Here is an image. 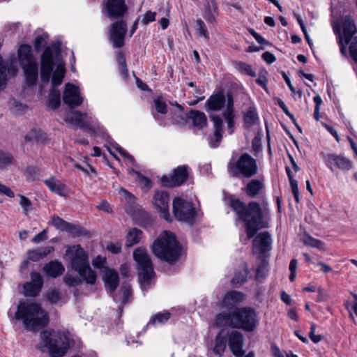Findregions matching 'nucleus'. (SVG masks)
Returning <instances> with one entry per match:
<instances>
[{
    "label": "nucleus",
    "mask_w": 357,
    "mask_h": 357,
    "mask_svg": "<svg viewBox=\"0 0 357 357\" xmlns=\"http://www.w3.org/2000/svg\"><path fill=\"white\" fill-rule=\"evenodd\" d=\"M230 206L238 220L245 223L248 239L253 238L259 229L268 227V211L257 202L252 201L245 204L238 199H233Z\"/></svg>",
    "instance_id": "f257e3e1"
},
{
    "label": "nucleus",
    "mask_w": 357,
    "mask_h": 357,
    "mask_svg": "<svg viewBox=\"0 0 357 357\" xmlns=\"http://www.w3.org/2000/svg\"><path fill=\"white\" fill-rule=\"evenodd\" d=\"M15 318L21 321L28 331H36L45 327L49 322L47 312L40 304L33 301L20 302L15 313Z\"/></svg>",
    "instance_id": "f03ea898"
},
{
    "label": "nucleus",
    "mask_w": 357,
    "mask_h": 357,
    "mask_svg": "<svg viewBox=\"0 0 357 357\" xmlns=\"http://www.w3.org/2000/svg\"><path fill=\"white\" fill-rule=\"evenodd\" d=\"M152 250L156 257L170 264L177 261L181 253L175 236L167 231H163L154 241Z\"/></svg>",
    "instance_id": "7ed1b4c3"
},
{
    "label": "nucleus",
    "mask_w": 357,
    "mask_h": 357,
    "mask_svg": "<svg viewBox=\"0 0 357 357\" xmlns=\"http://www.w3.org/2000/svg\"><path fill=\"white\" fill-rule=\"evenodd\" d=\"M41 338L45 347L48 348L51 357H63L67 350L73 345L71 335L68 332L43 331Z\"/></svg>",
    "instance_id": "20e7f679"
},
{
    "label": "nucleus",
    "mask_w": 357,
    "mask_h": 357,
    "mask_svg": "<svg viewBox=\"0 0 357 357\" xmlns=\"http://www.w3.org/2000/svg\"><path fill=\"white\" fill-rule=\"evenodd\" d=\"M71 255L70 264L72 268L78 272L80 277L86 283L94 284L96 281L97 275L93 271L87 259L84 250L79 245H74L67 251Z\"/></svg>",
    "instance_id": "39448f33"
},
{
    "label": "nucleus",
    "mask_w": 357,
    "mask_h": 357,
    "mask_svg": "<svg viewBox=\"0 0 357 357\" xmlns=\"http://www.w3.org/2000/svg\"><path fill=\"white\" fill-rule=\"evenodd\" d=\"M227 171L232 177L250 178L258 172L257 160L244 153L236 160L228 162Z\"/></svg>",
    "instance_id": "423d86ee"
},
{
    "label": "nucleus",
    "mask_w": 357,
    "mask_h": 357,
    "mask_svg": "<svg viewBox=\"0 0 357 357\" xmlns=\"http://www.w3.org/2000/svg\"><path fill=\"white\" fill-rule=\"evenodd\" d=\"M18 58L22 66L26 84L29 86L36 84L38 77V67L36 59L31 52V47L29 45H22L18 50Z\"/></svg>",
    "instance_id": "0eeeda50"
},
{
    "label": "nucleus",
    "mask_w": 357,
    "mask_h": 357,
    "mask_svg": "<svg viewBox=\"0 0 357 357\" xmlns=\"http://www.w3.org/2000/svg\"><path fill=\"white\" fill-rule=\"evenodd\" d=\"M234 328L252 332L259 325L258 315L252 307H239L233 310Z\"/></svg>",
    "instance_id": "6e6552de"
},
{
    "label": "nucleus",
    "mask_w": 357,
    "mask_h": 357,
    "mask_svg": "<svg viewBox=\"0 0 357 357\" xmlns=\"http://www.w3.org/2000/svg\"><path fill=\"white\" fill-rule=\"evenodd\" d=\"M133 257L138 266L139 280L143 289L146 288L154 275L152 261L146 250L142 248H137Z\"/></svg>",
    "instance_id": "1a4fd4ad"
},
{
    "label": "nucleus",
    "mask_w": 357,
    "mask_h": 357,
    "mask_svg": "<svg viewBox=\"0 0 357 357\" xmlns=\"http://www.w3.org/2000/svg\"><path fill=\"white\" fill-rule=\"evenodd\" d=\"M173 213L180 221L192 224L196 211L191 202L176 197L173 201Z\"/></svg>",
    "instance_id": "9d476101"
},
{
    "label": "nucleus",
    "mask_w": 357,
    "mask_h": 357,
    "mask_svg": "<svg viewBox=\"0 0 357 357\" xmlns=\"http://www.w3.org/2000/svg\"><path fill=\"white\" fill-rule=\"evenodd\" d=\"M65 120L66 122L86 130L91 133L96 132V128L93 126L94 119L86 112L81 113L76 110L72 111L66 115Z\"/></svg>",
    "instance_id": "9b49d317"
},
{
    "label": "nucleus",
    "mask_w": 357,
    "mask_h": 357,
    "mask_svg": "<svg viewBox=\"0 0 357 357\" xmlns=\"http://www.w3.org/2000/svg\"><path fill=\"white\" fill-rule=\"evenodd\" d=\"M188 176V167L187 165L179 166L174 169L169 175L162 176L160 181L163 186L172 188L183 184Z\"/></svg>",
    "instance_id": "f8f14e48"
},
{
    "label": "nucleus",
    "mask_w": 357,
    "mask_h": 357,
    "mask_svg": "<svg viewBox=\"0 0 357 357\" xmlns=\"http://www.w3.org/2000/svg\"><path fill=\"white\" fill-rule=\"evenodd\" d=\"M54 66L52 50L47 47L40 56V79L43 83L49 82Z\"/></svg>",
    "instance_id": "ddd939ff"
},
{
    "label": "nucleus",
    "mask_w": 357,
    "mask_h": 357,
    "mask_svg": "<svg viewBox=\"0 0 357 357\" xmlns=\"http://www.w3.org/2000/svg\"><path fill=\"white\" fill-rule=\"evenodd\" d=\"M126 31L127 25L124 20L118 21L111 26L109 40L114 47L120 48L123 46Z\"/></svg>",
    "instance_id": "4468645a"
},
{
    "label": "nucleus",
    "mask_w": 357,
    "mask_h": 357,
    "mask_svg": "<svg viewBox=\"0 0 357 357\" xmlns=\"http://www.w3.org/2000/svg\"><path fill=\"white\" fill-rule=\"evenodd\" d=\"M63 100L64 103L71 109L81 105L83 102V98L80 96L79 89L70 83L66 84Z\"/></svg>",
    "instance_id": "2eb2a0df"
},
{
    "label": "nucleus",
    "mask_w": 357,
    "mask_h": 357,
    "mask_svg": "<svg viewBox=\"0 0 357 357\" xmlns=\"http://www.w3.org/2000/svg\"><path fill=\"white\" fill-rule=\"evenodd\" d=\"M169 195L167 192L163 190H158L155 192L153 198V203L154 206L161 213V216L167 221L169 220Z\"/></svg>",
    "instance_id": "dca6fc26"
},
{
    "label": "nucleus",
    "mask_w": 357,
    "mask_h": 357,
    "mask_svg": "<svg viewBox=\"0 0 357 357\" xmlns=\"http://www.w3.org/2000/svg\"><path fill=\"white\" fill-rule=\"evenodd\" d=\"M272 239L267 231L258 234L253 240V252L263 255L271 249Z\"/></svg>",
    "instance_id": "f3484780"
},
{
    "label": "nucleus",
    "mask_w": 357,
    "mask_h": 357,
    "mask_svg": "<svg viewBox=\"0 0 357 357\" xmlns=\"http://www.w3.org/2000/svg\"><path fill=\"white\" fill-rule=\"evenodd\" d=\"M228 344L231 352L236 357H242L245 354L243 349V336L241 333L237 331H231L227 334Z\"/></svg>",
    "instance_id": "a211bd4d"
},
{
    "label": "nucleus",
    "mask_w": 357,
    "mask_h": 357,
    "mask_svg": "<svg viewBox=\"0 0 357 357\" xmlns=\"http://www.w3.org/2000/svg\"><path fill=\"white\" fill-rule=\"evenodd\" d=\"M31 281L24 284V295L35 297L40 291L43 285V278L39 273H31Z\"/></svg>",
    "instance_id": "6ab92c4d"
},
{
    "label": "nucleus",
    "mask_w": 357,
    "mask_h": 357,
    "mask_svg": "<svg viewBox=\"0 0 357 357\" xmlns=\"http://www.w3.org/2000/svg\"><path fill=\"white\" fill-rule=\"evenodd\" d=\"M105 9L109 17L117 18L124 15L128 7L125 0H107Z\"/></svg>",
    "instance_id": "aec40b11"
},
{
    "label": "nucleus",
    "mask_w": 357,
    "mask_h": 357,
    "mask_svg": "<svg viewBox=\"0 0 357 357\" xmlns=\"http://www.w3.org/2000/svg\"><path fill=\"white\" fill-rule=\"evenodd\" d=\"M102 280L105 287L110 294H114L119 284L118 273L113 269L105 268L103 271Z\"/></svg>",
    "instance_id": "412c9836"
},
{
    "label": "nucleus",
    "mask_w": 357,
    "mask_h": 357,
    "mask_svg": "<svg viewBox=\"0 0 357 357\" xmlns=\"http://www.w3.org/2000/svg\"><path fill=\"white\" fill-rule=\"evenodd\" d=\"M326 165L328 168L333 170V167H337L341 169H349L351 167V162L341 155L335 154H328L324 156Z\"/></svg>",
    "instance_id": "4be33fe9"
},
{
    "label": "nucleus",
    "mask_w": 357,
    "mask_h": 357,
    "mask_svg": "<svg viewBox=\"0 0 357 357\" xmlns=\"http://www.w3.org/2000/svg\"><path fill=\"white\" fill-rule=\"evenodd\" d=\"M222 92L217 93L212 95L205 102V108L206 110L218 111L220 110L225 105H227V97Z\"/></svg>",
    "instance_id": "5701e85b"
},
{
    "label": "nucleus",
    "mask_w": 357,
    "mask_h": 357,
    "mask_svg": "<svg viewBox=\"0 0 357 357\" xmlns=\"http://www.w3.org/2000/svg\"><path fill=\"white\" fill-rule=\"evenodd\" d=\"M343 33H341L342 39L346 44H349L350 40L353 39L354 35L357 32V29L354 20L350 16H345L342 22Z\"/></svg>",
    "instance_id": "b1692460"
},
{
    "label": "nucleus",
    "mask_w": 357,
    "mask_h": 357,
    "mask_svg": "<svg viewBox=\"0 0 357 357\" xmlns=\"http://www.w3.org/2000/svg\"><path fill=\"white\" fill-rule=\"evenodd\" d=\"M265 188L264 179H252L248 182L244 188L245 194L250 197H255L259 195Z\"/></svg>",
    "instance_id": "393cba45"
},
{
    "label": "nucleus",
    "mask_w": 357,
    "mask_h": 357,
    "mask_svg": "<svg viewBox=\"0 0 357 357\" xmlns=\"http://www.w3.org/2000/svg\"><path fill=\"white\" fill-rule=\"evenodd\" d=\"M211 121L213 123L214 128V137L213 139L210 140V144L212 147L215 148L218 146L219 142L222 138V120L218 115L213 114L211 116Z\"/></svg>",
    "instance_id": "a878e982"
},
{
    "label": "nucleus",
    "mask_w": 357,
    "mask_h": 357,
    "mask_svg": "<svg viewBox=\"0 0 357 357\" xmlns=\"http://www.w3.org/2000/svg\"><path fill=\"white\" fill-rule=\"evenodd\" d=\"M45 184L52 192L60 196L66 195L67 192L66 185L54 177L44 180Z\"/></svg>",
    "instance_id": "bb28decb"
},
{
    "label": "nucleus",
    "mask_w": 357,
    "mask_h": 357,
    "mask_svg": "<svg viewBox=\"0 0 357 357\" xmlns=\"http://www.w3.org/2000/svg\"><path fill=\"white\" fill-rule=\"evenodd\" d=\"M223 116L227 124L229 133L233 132L234 127V100L232 96H228L227 97V105L225 111L223 112Z\"/></svg>",
    "instance_id": "cd10ccee"
},
{
    "label": "nucleus",
    "mask_w": 357,
    "mask_h": 357,
    "mask_svg": "<svg viewBox=\"0 0 357 357\" xmlns=\"http://www.w3.org/2000/svg\"><path fill=\"white\" fill-rule=\"evenodd\" d=\"M43 271L47 275L56 278L63 273L65 268L61 262L52 261L45 265Z\"/></svg>",
    "instance_id": "c85d7f7f"
},
{
    "label": "nucleus",
    "mask_w": 357,
    "mask_h": 357,
    "mask_svg": "<svg viewBox=\"0 0 357 357\" xmlns=\"http://www.w3.org/2000/svg\"><path fill=\"white\" fill-rule=\"evenodd\" d=\"M54 250L52 246L40 247L28 252L29 259L38 261L44 258Z\"/></svg>",
    "instance_id": "c756f323"
},
{
    "label": "nucleus",
    "mask_w": 357,
    "mask_h": 357,
    "mask_svg": "<svg viewBox=\"0 0 357 357\" xmlns=\"http://www.w3.org/2000/svg\"><path fill=\"white\" fill-rule=\"evenodd\" d=\"M233 310L223 312L218 314L215 318L214 324L218 327L230 326L234 328Z\"/></svg>",
    "instance_id": "7c9ffc66"
},
{
    "label": "nucleus",
    "mask_w": 357,
    "mask_h": 357,
    "mask_svg": "<svg viewBox=\"0 0 357 357\" xmlns=\"http://www.w3.org/2000/svg\"><path fill=\"white\" fill-rule=\"evenodd\" d=\"M188 117L192 119L193 126L199 129H202L206 126L207 118L205 114L198 110H191Z\"/></svg>",
    "instance_id": "2f4dec72"
},
{
    "label": "nucleus",
    "mask_w": 357,
    "mask_h": 357,
    "mask_svg": "<svg viewBox=\"0 0 357 357\" xmlns=\"http://www.w3.org/2000/svg\"><path fill=\"white\" fill-rule=\"evenodd\" d=\"M243 299V294L240 291H231L225 294L223 298V303L226 305H233L242 302Z\"/></svg>",
    "instance_id": "473e14b6"
},
{
    "label": "nucleus",
    "mask_w": 357,
    "mask_h": 357,
    "mask_svg": "<svg viewBox=\"0 0 357 357\" xmlns=\"http://www.w3.org/2000/svg\"><path fill=\"white\" fill-rule=\"evenodd\" d=\"M142 232L140 229L132 228L129 230L126 236V245L128 248L133 246L140 241Z\"/></svg>",
    "instance_id": "72a5a7b5"
},
{
    "label": "nucleus",
    "mask_w": 357,
    "mask_h": 357,
    "mask_svg": "<svg viewBox=\"0 0 357 357\" xmlns=\"http://www.w3.org/2000/svg\"><path fill=\"white\" fill-rule=\"evenodd\" d=\"M225 349L226 337L222 335L221 331L215 337L213 352L220 357L222 356Z\"/></svg>",
    "instance_id": "f704fd0d"
},
{
    "label": "nucleus",
    "mask_w": 357,
    "mask_h": 357,
    "mask_svg": "<svg viewBox=\"0 0 357 357\" xmlns=\"http://www.w3.org/2000/svg\"><path fill=\"white\" fill-rule=\"evenodd\" d=\"M218 15V6L215 0H211L206 9L204 17L208 22H213Z\"/></svg>",
    "instance_id": "c9c22d12"
},
{
    "label": "nucleus",
    "mask_w": 357,
    "mask_h": 357,
    "mask_svg": "<svg viewBox=\"0 0 357 357\" xmlns=\"http://www.w3.org/2000/svg\"><path fill=\"white\" fill-rule=\"evenodd\" d=\"M66 70L63 64H59L56 70L54 72L52 78V88H55L60 85L63 79Z\"/></svg>",
    "instance_id": "e433bc0d"
},
{
    "label": "nucleus",
    "mask_w": 357,
    "mask_h": 357,
    "mask_svg": "<svg viewBox=\"0 0 357 357\" xmlns=\"http://www.w3.org/2000/svg\"><path fill=\"white\" fill-rule=\"evenodd\" d=\"M170 317L171 314L169 312H158L151 318L149 324L152 325L162 324L167 321Z\"/></svg>",
    "instance_id": "4c0bfd02"
},
{
    "label": "nucleus",
    "mask_w": 357,
    "mask_h": 357,
    "mask_svg": "<svg viewBox=\"0 0 357 357\" xmlns=\"http://www.w3.org/2000/svg\"><path fill=\"white\" fill-rule=\"evenodd\" d=\"M235 68L238 71H240L247 75H249L252 77L256 76V73L253 70L252 66L248 63H244L242 61H238V62L236 63Z\"/></svg>",
    "instance_id": "58836bf2"
},
{
    "label": "nucleus",
    "mask_w": 357,
    "mask_h": 357,
    "mask_svg": "<svg viewBox=\"0 0 357 357\" xmlns=\"http://www.w3.org/2000/svg\"><path fill=\"white\" fill-rule=\"evenodd\" d=\"M61 103L60 93L55 89L52 88L50 93L49 96V105L53 108H57Z\"/></svg>",
    "instance_id": "ea45409f"
},
{
    "label": "nucleus",
    "mask_w": 357,
    "mask_h": 357,
    "mask_svg": "<svg viewBox=\"0 0 357 357\" xmlns=\"http://www.w3.org/2000/svg\"><path fill=\"white\" fill-rule=\"evenodd\" d=\"M303 241L306 245L316 248L319 250L324 249V243L321 241L314 238L309 235H304Z\"/></svg>",
    "instance_id": "a19ab883"
},
{
    "label": "nucleus",
    "mask_w": 357,
    "mask_h": 357,
    "mask_svg": "<svg viewBox=\"0 0 357 357\" xmlns=\"http://www.w3.org/2000/svg\"><path fill=\"white\" fill-rule=\"evenodd\" d=\"M7 66L3 59L0 58V91L6 85L7 81Z\"/></svg>",
    "instance_id": "79ce46f5"
},
{
    "label": "nucleus",
    "mask_w": 357,
    "mask_h": 357,
    "mask_svg": "<svg viewBox=\"0 0 357 357\" xmlns=\"http://www.w3.org/2000/svg\"><path fill=\"white\" fill-rule=\"evenodd\" d=\"M195 31L197 36H202L206 39H209V35L204 21L201 19L196 20Z\"/></svg>",
    "instance_id": "37998d69"
},
{
    "label": "nucleus",
    "mask_w": 357,
    "mask_h": 357,
    "mask_svg": "<svg viewBox=\"0 0 357 357\" xmlns=\"http://www.w3.org/2000/svg\"><path fill=\"white\" fill-rule=\"evenodd\" d=\"M20 198L19 204L23 209V212L25 215H27L28 212L31 211L32 209V203L25 196L22 195H17Z\"/></svg>",
    "instance_id": "c03bdc74"
},
{
    "label": "nucleus",
    "mask_w": 357,
    "mask_h": 357,
    "mask_svg": "<svg viewBox=\"0 0 357 357\" xmlns=\"http://www.w3.org/2000/svg\"><path fill=\"white\" fill-rule=\"evenodd\" d=\"M117 61L119 64L120 73L123 77V78H126L128 77V69L126 63V59L123 56L122 52H119L117 55Z\"/></svg>",
    "instance_id": "a18cd8bd"
},
{
    "label": "nucleus",
    "mask_w": 357,
    "mask_h": 357,
    "mask_svg": "<svg viewBox=\"0 0 357 357\" xmlns=\"http://www.w3.org/2000/svg\"><path fill=\"white\" fill-rule=\"evenodd\" d=\"M247 276L248 270L244 268L235 274L231 282L233 284H243L247 280Z\"/></svg>",
    "instance_id": "49530a36"
},
{
    "label": "nucleus",
    "mask_w": 357,
    "mask_h": 357,
    "mask_svg": "<svg viewBox=\"0 0 357 357\" xmlns=\"http://www.w3.org/2000/svg\"><path fill=\"white\" fill-rule=\"evenodd\" d=\"M155 109L158 113L166 114L167 112V106L162 97H158L154 100Z\"/></svg>",
    "instance_id": "de8ad7c7"
},
{
    "label": "nucleus",
    "mask_w": 357,
    "mask_h": 357,
    "mask_svg": "<svg viewBox=\"0 0 357 357\" xmlns=\"http://www.w3.org/2000/svg\"><path fill=\"white\" fill-rule=\"evenodd\" d=\"M13 160V157L9 153L0 151V169L10 165Z\"/></svg>",
    "instance_id": "09e8293b"
},
{
    "label": "nucleus",
    "mask_w": 357,
    "mask_h": 357,
    "mask_svg": "<svg viewBox=\"0 0 357 357\" xmlns=\"http://www.w3.org/2000/svg\"><path fill=\"white\" fill-rule=\"evenodd\" d=\"M349 54L352 59L357 63V36L350 40Z\"/></svg>",
    "instance_id": "8fccbe9b"
},
{
    "label": "nucleus",
    "mask_w": 357,
    "mask_h": 357,
    "mask_svg": "<svg viewBox=\"0 0 357 357\" xmlns=\"http://www.w3.org/2000/svg\"><path fill=\"white\" fill-rule=\"evenodd\" d=\"M52 225L56 228L63 231L65 229L69 228L68 222L58 216L54 217L52 218Z\"/></svg>",
    "instance_id": "3c124183"
},
{
    "label": "nucleus",
    "mask_w": 357,
    "mask_h": 357,
    "mask_svg": "<svg viewBox=\"0 0 357 357\" xmlns=\"http://www.w3.org/2000/svg\"><path fill=\"white\" fill-rule=\"evenodd\" d=\"M47 297L50 303L55 304L60 299L59 291L56 289H51L47 292Z\"/></svg>",
    "instance_id": "603ef678"
},
{
    "label": "nucleus",
    "mask_w": 357,
    "mask_h": 357,
    "mask_svg": "<svg viewBox=\"0 0 357 357\" xmlns=\"http://www.w3.org/2000/svg\"><path fill=\"white\" fill-rule=\"evenodd\" d=\"M64 282L70 287H75L81 283V280L77 278L70 275H66L63 278Z\"/></svg>",
    "instance_id": "864d4df0"
},
{
    "label": "nucleus",
    "mask_w": 357,
    "mask_h": 357,
    "mask_svg": "<svg viewBox=\"0 0 357 357\" xmlns=\"http://www.w3.org/2000/svg\"><path fill=\"white\" fill-rule=\"evenodd\" d=\"M333 29H334L335 32H338V35H339L338 43H339L340 48V52L342 53V54L346 56L347 55V45L348 44H346L344 39H342V36L341 35L340 29H337L336 27H333Z\"/></svg>",
    "instance_id": "5fc2aeb1"
},
{
    "label": "nucleus",
    "mask_w": 357,
    "mask_h": 357,
    "mask_svg": "<svg viewBox=\"0 0 357 357\" xmlns=\"http://www.w3.org/2000/svg\"><path fill=\"white\" fill-rule=\"evenodd\" d=\"M313 100L315 103L314 112V117L316 120L319 119V109L320 106L322 103V100L320 96L317 95L313 98Z\"/></svg>",
    "instance_id": "6e6d98bb"
},
{
    "label": "nucleus",
    "mask_w": 357,
    "mask_h": 357,
    "mask_svg": "<svg viewBox=\"0 0 357 357\" xmlns=\"http://www.w3.org/2000/svg\"><path fill=\"white\" fill-rule=\"evenodd\" d=\"M121 291H122L123 295V299L122 301V303L123 305H125L128 302V297L131 294V287L128 284L123 283L122 285V287L121 289Z\"/></svg>",
    "instance_id": "4d7b16f0"
},
{
    "label": "nucleus",
    "mask_w": 357,
    "mask_h": 357,
    "mask_svg": "<svg viewBox=\"0 0 357 357\" xmlns=\"http://www.w3.org/2000/svg\"><path fill=\"white\" fill-rule=\"evenodd\" d=\"M46 44L45 38L43 36L36 37L34 42V47L36 52H40Z\"/></svg>",
    "instance_id": "13d9d810"
},
{
    "label": "nucleus",
    "mask_w": 357,
    "mask_h": 357,
    "mask_svg": "<svg viewBox=\"0 0 357 357\" xmlns=\"http://www.w3.org/2000/svg\"><path fill=\"white\" fill-rule=\"evenodd\" d=\"M245 122L250 126L253 125L257 120V114L255 111L249 110L245 116Z\"/></svg>",
    "instance_id": "bf43d9fd"
},
{
    "label": "nucleus",
    "mask_w": 357,
    "mask_h": 357,
    "mask_svg": "<svg viewBox=\"0 0 357 357\" xmlns=\"http://www.w3.org/2000/svg\"><path fill=\"white\" fill-rule=\"evenodd\" d=\"M155 12L147 11L144 13L143 18L142 20V22L144 24H148L150 22H154L155 20Z\"/></svg>",
    "instance_id": "052dcab7"
},
{
    "label": "nucleus",
    "mask_w": 357,
    "mask_h": 357,
    "mask_svg": "<svg viewBox=\"0 0 357 357\" xmlns=\"http://www.w3.org/2000/svg\"><path fill=\"white\" fill-rule=\"evenodd\" d=\"M106 263V259L101 256H97L93 261L92 264L94 267L98 268H103V271H105V264Z\"/></svg>",
    "instance_id": "680f3d73"
},
{
    "label": "nucleus",
    "mask_w": 357,
    "mask_h": 357,
    "mask_svg": "<svg viewBox=\"0 0 357 357\" xmlns=\"http://www.w3.org/2000/svg\"><path fill=\"white\" fill-rule=\"evenodd\" d=\"M40 139V132L36 130H32L25 136V139L29 142H38Z\"/></svg>",
    "instance_id": "e2e57ef3"
},
{
    "label": "nucleus",
    "mask_w": 357,
    "mask_h": 357,
    "mask_svg": "<svg viewBox=\"0 0 357 357\" xmlns=\"http://www.w3.org/2000/svg\"><path fill=\"white\" fill-rule=\"evenodd\" d=\"M315 328L316 326L314 324H312L310 326V332L309 334L310 338L314 343H318L320 342L322 339L321 335H315Z\"/></svg>",
    "instance_id": "0e129e2a"
},
{
    "label": "nucleus",
    "mask_w": 357,
    "mask_h": 357,
    "mask_svg": "<svg viewBox=\"0 0 357 357\" xmlns=\"http://www.w3.org/2000/svg\"><path fill=\"white\" fill-rule=\"evenodd\" d=\"M47 231L46 229H43L42 231L36 235L33 238L32 241L34 243H39L41 241L45 240L47 237Z\"/></svg>",
    "instance_id": "69168bd1"
},
{
    "label": "nucleus",
    "mask_w": 357,
    "mask_h": 357,
    "mask_svg": "<svg viewBox=\"0 0 357 357\" xmlns=\"http://www.w3.org/2000/svg\"><path fill=\"white\" fill-rule=\"evenodd\" d=\"M107 249L112 253L117 254L121 250V244L120 243H111L107 245Z\"/></svg>",
    "instance_id": "338daca9"
},
{
    "label": "nucleus",
    "mask_w": 357,
    "mask_h": 357,
    "mask_svg": "<svg viewBox=\"0 0 357 357\" xmlns=\"http://www.w3.org/2000/svg\"><path fill=\"white\" fill-rule=\"evenodd\" d=\"M271 352L273 357H284L280 348L274 343L271 344Z\"/></svg>",
    "instance_id": "774afa93"
}]
</instances>
